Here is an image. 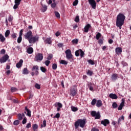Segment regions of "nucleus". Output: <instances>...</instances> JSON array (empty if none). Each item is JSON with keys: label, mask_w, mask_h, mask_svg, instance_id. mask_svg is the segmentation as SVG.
<instances>
[{"label": "nucleus", "mask_w": 131, "mask_h": 131, "mask_svg": "<svg viewBox=\"0 0 131 131\" xmlns=\"http://www.w3.org/2000/svg\"><path fill=\"white\" fill-rule=\"evenodd\" d=\"M125 20V16L122 13H119L117 16L116 21V26L119 27L121 29V26L124 24V20Z\"/></svg>", "instance_id": "obj_1"}, {"label": "nucleus", "mask_w": 131, "mask_h": 131, "mask_svg": "<svg viewBox=\"0 0 131 131\" xmlns=\"http://www.w3.org/2000/svg\"><path fill=\"white\" fill-rule=\"evenodd\" d=\"M86 123V119H78L74 123V125L75 126V128L77 129L78 127H81L83 128L84 127V125H85Z\"/></svg>", "instance_id": "obj_2"}, {"label": "nucleus", "mask_w": 131, "mask_h": 131, "mask_svg": "<svg viewBox=\"0 0 131 131\" xmlns=\"http://www.w3.org/2000/svg\"><path fill=\"white\" fill-rule=\"evenodd\" d=\"M77 88L75 86L70 87L69 95L71 97H75L77 95Z\"/></svg>", "instance_id": "obj_3"}, {"label": "nucleus", "mask_w": 131, "mask_h": 131, "mask_svg": "<svg viewBox=\"0 0 131 131\" xmlns=\"http://www.w3.org/2000/svg\"><path fill=\"white\" fill-rule=\"evenodd\" d=\"M34 70H35V72H32L31 73V75H32V76H34V75L35 74V75H36V76H37V75H38V74H39V73L38 72V70H39V69H38V66H34L33 67V68H32V71H34Z\"/></svg>", "instance_id": "obj_4"}, {"label": "nucleus", "mask_w": 131, "mask_h": 131, "mask_svg": "<svg viewBox=\"0 0 131 131\" xmlns=\"http://www.w3.org/2000/svg\"><path fill=\"white\" fill-rule=\"evenodd\" d=\"M39 37L38 36H32L29 40V43H35L36 41H38Z\"/></svg>", "instance_id": "obj_5"}, {"label": "nucleus", "mask_w": 131, "mask_h": 131, "mask_svg": "<svg viewBox=\"0 0 131 131\" xmlns=\"http://www.w3.org/2000/svg\"><path fill=\"white\" fill-rule=\"evenodd\" d=\"M65 53L66 55V58L68 60H70V59H72L73 55H72V53H71V50L70 49H68L65 51Z\"/></svg>", "instance_id": "obj_6"}, {"label": "nucleus", "mask_w": 131, "mask_h": 131, "mask_svg": "<svg viewBox=\"0 0 131 131\" xmlns=\"http://www.w3.org/2000/svg\"><path fill=\"white\" fill-rule=\"evenodd\" d=\"M9 58L10 56H9L8 54L2 56V58H0V63L1 64H3V63H6V62H7V60H9Z\"/></svg>", "instance_id": "obj_7"}, {"label": "nucleus", "mask_w": 131, "mask_h": 131, "mask_svg": "<svg viewBox=\"0 0 131 131\" xmlns=\"http://www.w3.org/2000/svg\"><path fill=\"white\" fill-rule=\"evenodd\" d=\"M32 36H33V35H32V31L31 30L29 31L24 35L25 39H27L28 40H29Z\"/></svg>", "instance_id": "obj_8"}, {"label": "nucleus", "mask_w": 131, "mask_h": 131, "mask_svg": "<svg viewBox=\"0 0 131 131\" xmlns=\"http://www.w3.org/2000/svg\"><path fill=\"white\" fill-rule=\"evenodd\" d=\"M43 55L41 53H38L35 55V61H42Z\"/></svg>", "instance_id": "obj_9"}, {"label": "nucleus", "mask_w": 131, "mask_h": 131, "mask_svg": "<svg viewBox=\"0 0 131 131\" xmlns=\"http://www.w3.org/2000/svg\"><path fill=\"white\" fill-rule=\"evenodd\" d=\"M22 0H15L14 1V4L15 5L13 6V9L14 10H17L18 9V7L20 6V4H21V2Z\"/></svg>", "instance_id": "obj_10"}, {"label": "nucleus", "mask_w": 131, "mask_h": 131, "mask_svg": "<svg viewBox=\"0 0 131 131\" xmlns=\"http://www.w3.org/2000/svg\"><path fill=\"white\" fill-rule=\"evenodd\" d=\"M88 2L92 7V9H96L97 8V3L95 0H88Z\"/></svg>", "instance_id": "obj_11"}, {"label": "nucleus", "mask_w": 131, "mask_h": 131, "mask_svg": "<svg viewBox=\"0 0 131 131\" xmlns=\"http://www.w3.org/2000/svg\"><path fill=\"white\" fill-rule=\"evenodd\" d=\"M124 103H125V100H124V99H122L121 103L120 104L119 106L118 107V110H122V108L124 107Z\"/></svg>", "instance_id": "obj_12"}, {"label": "nucleus", "mask_w": 131, "mask_h": 131, "mask_svg": "<svg viewBox=\"0 0 131 131\" xmlns=\"http://www.w3.org/2000/svg\"><path fill=\"white\" fill-rule=\"evenodd\" d=\"M101 124H103L104 126H107L108 124H110V121L108 119H104L101 121Z\"/></svg>", "instance_id": "obj_13"}, {"label": "nucleus", "mask_w": 131, "mask_h": 131, "mask_svg": "<svg viewBox=\"0 0 131 131\" xmlns=\"http://www.w3.org/2000/svg\"><path fill=\"white\" fill-rule=\"evenodd\" d=\"M111 79L113 81H115L118 79V74H113L111 76Z\"/></svg>", "instance_id": "obj_14"}, {"label": "nucleus", "mask_w": 131, "mask_h": 131, "mask_svg": "<svg viewBox=\"0 0 131 131\" xmlns=\"http://www.w3.org/2000/svg\"><path fill=\"white\" fill-rule=\"evenodd\" d=\"M25 110L27 112V113L26 112H25V114H26L27 116H29V117H31V111L29 110L27 108V106H25Z\"/></svg>", "instance_id": "obj_15"}, {"label": "nucleus", "mask_w": 131, "mask_h": 131, "mask_svg": "<svg viewBox=\"0 0 131 131\" xmlns=\"http://www.w3.org/2000/svg\"><path fill=\"white\" fill-rule=\"evenodd\" d=\"M115 52L117 55H120L122 53V48L121 47H117L115 49Z\"/></svg>", "instance_id": "obj_16"}, {"label": "nucleus", "mask_w": 131, "mask_h": 131, "mask_svg": "<svg viewBox=\"0 0 131 131\" xmlns=\"http://www.w3.org/2000/svg\"><path fill=\"white\" fill-rule=\"evenodd\" d=\"M109 97L111 99H118V97L115 94L111 93L109 95Z\"/></svg>", "instance_id": "obj_17"}, {"label": "nucleus", "mask_w": 131, "mask_h": 131, "mask_svg": "<svg viewBox=\"0 0 131 131\" xmlns=\"http://www.w3.org/2000/svg\"><path fill=\"white\" fill-rule=\"evenodd\" d=\"M91 28V25L87 24L84 28V32L88 33L89 32V29Z\"/></svg>", "instance_id": "obj_18"}, {"label": "nucleus", "mask_w": 131, "mask_h": 131, "mask_svg": "<svg viewBox=\"0 0 131 131\" xmlns=\"http://www.w3.org/2000/svg\"><path fill=\"white\" fill-rule=\"evenodd\" d=\"M22 64H23V59H20L19 61L16 63V67L17 68H20L21 67Z\"/></svg>", "instance_id": "obj_19"}, {"label": "nucleus", "mask_w": 131, "mask_h": 131, "mask_svg": "<svg viewBox=\"0 0 131 131\" xmlns=\"http://www.w3.org/2000/svg\"><path fill=\"white\" fill-rule=\"evenodd\" d=\"M102 100H98L96 101V106H97L98 108H100V107H102Z\"/></svg>", "instance_id": "obj_20"}, {"label": "nucleus", "mask_w": 131, "mask_h": 131, "mask_svg": "<svg viewBox=\"0 0 131 131\" xmlns=\"http://www.w3.org/2000/svg\"><path fill=\"white\" fill-rule=\"evenodd\" d=\"M32 128L33 131H37V128H38V125H37V124H33Z\"/></svg>", "instance_id": "obj_21"}, {"label": "nucleus", "mask_w": 131, "mask_h": 131, "mask_svg": "<svg viewBox=\"0 0 131 131\" xmlns=\"http://www.w3.org/2000/svg\"><path fill=\"white\" fill-rule=\"evenodd\" d=\"M45 42L46 43H48V45H51L52 43V38L51 37L47 38L45 40Z\"/></svg>", "instance_id": "obj_22"}, {"label": "nucleus", "mask_w": 131, "mask_h": 131, "mask_svg": "<svg viewBox=\"0 0 131 131\" xmlns=\"http://www.w3.org/2000/svg\"><path fill=\"white\" fill-rule=\"evenodd\" d=\"M27 53L28 54H32L33 53V48L32 47H29L27 50Z\"/></svg>", "instance_id": "obj_23"}, {"label": "nucleus", "mask_w": 131, "mask_h": 131, "mask_svg": "<svg viewBox=\"0 0 131 131\" xmlns=\"http://www.w3.org/2000/svg\"><path fill=\"white\" fill-rule=\"evenodd\" d=\"M55 107H58L59 108H62L63 107V104L60 102H56L54 104Z\"/></svg>", "instance_id": "obj_24"}, {"label": "nucleus", "mask_w": 131, "mask_h": 131, "mask_svg": "<svg viewBox=\"0 0 131 131\" xmlns=\"http://www.w3.org/2000/svg\"><path fill=\"white\" fill-rule=\"evenodd\" d=\"M42 6V9H41V11L42 12H43V13H45V12H46V11H47V10H48V6H47V5H43L42 4H41Z\"/></svg>", "instance_id": "obj_25"}, {"label": "nucleus", "mask_w": 131, "mask_h": 131, "mask_svg": "<svg viewBox=\"0 0 131 131\" xmlns=\"http://www.w3.org/2000/svg\"><path fill=\"white\" fill-rule=\"evenodd\" d=\"M101 118V114L100 112H97L96 116H95V119H100Z\"/></svg>", "instance_id": "obj_26"}, {"label": "nucleus", "mask_w": 131, "mask_h": 131, "mask_svg": "<svg viewBox=\"0 0 131 131\" xmlns=\"http://www.w3.org/2000/svg\"><path fill=\"white\" fill-rule=\"evenodd\" d=\"M6 40V38L2 34H0V41L4 42Z\"/></svg>", "instance_id": "obj_27"}, {"label": "nucleus", "mask_w": 131, "mask_h": 131, "mask_svg": "<svg viewBox=\"0 0 131 131\" xmlns=\"http://www.w3.org/2000/svg\"><path fill=\"white\" fill-rule=\"evenodd\" d=\"M11 37L13 40H16L17 38V33H13L11 34Z\"/></svg>", "instance_id": "obj_28"}, {"label": "nucleus", "mask_w": 131, "mask_h": 131, "mask_svg": "<svg viewBox=\"0 0 131 131\" xmlns=\"http://www.w3.org/2000/svg\"><path fill=\"white\" fill-rule=\"evenodd\" d=\"M121 120H124V116H122L121 117H120L119 118L118 121V124H120V122H121Z\"/></svg>", "instance_id": "obj_29"}, {"label": "nucleus", "mask_w": 131, "mask_h": 131, "mask_svg": "<svg viewBox=\"0 0 131 131\" xmlns=\"http://www.w3.org/2000/svg\"><path fill=\"white\" fill-rule=\"evenodd\" d=\"M102 37V34H101V33H98L96 35V38L97 40H99L100 39V37Z\"/></svg>", "instance_id": "obj_30"}, {"label": "nucleus", "mask_w": 131, "mask_h": 131, "mask_svg": "<svg viewBox=\"0 0 131 131\" xmlns=\"http://www.w3.org/2000/svg\"><path fill=\"white\" fill-rule=\"evenodd\" d=\"M97 99H96V98L93 99L92 100L91 102V105H92V106H95L96 105V103H97Z\"/></svg>", "instance_id": "obj_31"}, {"label": "nucleus", "mask_w": 131, "mask_h": 131, "mask_svg": "<svg viewBox=\"0 0 131 131\" xmlns=\"http://www.w3.org/2000/svg\"><path fill=\"white\" fill-rule=\"evenodd\" d=\"M29 73V72H28V70H27V68H24L23 71V74H28Z\"/></svg>", "instance_id": "obj_32"}, {"label": "nucleus", "mask_w": 131, "mask_h": 131, "mask_svg": "<svg viewBox=\"0 0 131 131\" xmlns=\"http://www.w3.org/2000/svg\"><path fill=\"white\" fill-rule=\"evenodd\" d=\"M80 54V49L76 50L75 52V55L76 57H78Z\"/></svg>", "instance_id": "obj_33"}, {"label": "nucleus", "mask_w": 131, "mask_h": 131, "mask_svg": "<svg viewBox=\"0 0 131 131\" xmlns=\"http://www.w3.org/2000/svg\"><path fill=\"white\" fill-rule=\"evenodd\" d=\"M10 33H11V31H10L9 30H7L5 33V37H8L9 35H10Z\"/></svg>", "instance_id": "obj_34"}, {"label": "nucleus", "mask_w": 131, "mask_h": 131, "mask_svg": "<svg viewBox=\"0 0 131 131\" xmlns=\"http://www.w3.org/2000/svg\"><path fill=\"white\" fill-rule=\"evenodd\" d=\"M60 64H62L63 65H67V64H68V62H67L66 60H60Z\"/></svg>", "instance_id": "obj_35"}, {"label": "nucleus", "mask_w": 131, "mask_h": 131, "mask_svg": "<svg viewBox=\"0 0 131 131\" xmlns=\"http://www.w3.org/2000/svg\"><path fill=\"white\" fill-rule=\"evenodd\" d=\"M47 126V120H44L43 121V124L41 125V128L42 127H46Z\"/></svg>", "instance_id": "obj_36"}, {"label": "nucleus", "mask_w": 131, "mask_h": 131, "mask_svg": "<svg viewBox=\"0 0 131 131\" xmlns=\"http://www.w3.org/2000/svg\"><path fill=\"white\" fill-rule=\"evenodd\" d=\"M71 108L72 111H73V112H76V111L78 110V108L75 106H71Z\"/></svg>", "instance_id": "obj_37"}, {"label": "nucleus", "mask_w": 131, "mask_h": 131, "mask_svg": "<svg viewBox=\"0 0 131 131\" xmlns=\"http://www.w3.org/2000/svg\"><path fill=\"white\" fill-rule=\"evenodd\" d=\"M80 56L81 58H83V56H84V52L81 49H80Z\"/></svg>", "instance_id": "obj_38"}, {"label": "nucleus", "mask_w": 131, "mask_h": 131, "mask_svg": "<svg viewBox=\"0 0 131 131\" xmlns=\"http://www.w3.org/2000/svg\"><path fill=\"white\" fill-rule=\"evenodd\" d=\"M40 69L41 71L42 72H43V73H46V72H47V70L46 69V68H45L43 67H41L40 68Z\"/></svg>", "instance_id": "obj_39"}, {"label": "nucleus", "mask_w": 131, "mask_h": 131, "mask_svg": "<svg viewBox=\"0 0 131 131\" xmlns=\"http://www.w3.org/2000/svg\"><path fill=\"white\" fill-rule=\"evenodd\" d=\"M112 107L114 109H116V108H117V107H118V105H117V103H116V102H114L112 104Z\"/></svg>", "instance_id": "obj_40"}, {"label": "nucleus", "mask_w": 131, "mask_h": 131, "mask_svg": "<svg viewBox=\"0 0 131 131\" xmlns=\"http://www.w3.org/2000/svg\"><path fill=\"white\" fill-rule=\"evenodd\" d=\"M72 43L77 45L78 43V39H74L72 41Z\"/></svg>", "instance_id": "obj_41"}, {"label": "nucleus", "mask_w": 131, "mask_h": 131, "mask_svg": "<svg viewBox=\"0 0 131 131\" xmlns=\"http://www.w3.org/2000/svg\"><path fill=\"white\" fill-rule=\"evenodd\" d=\"M93 73H94L92 71H91L89 70H88V72H87L88 75H90V76H92V75H93Z\"/></svg>", "instance_id": "obj_42"}, {"label": "nucleus", "mask_w": 131, "mask_h": 131, "mask_svg": "<svg viewBox=\"0 0 131 131\" xmlns=\"http://www.w3.org/2000/svg\"><path fill=\"white\" fill-rule=\"evenodd\" d=\"M91 115L93 116V117H95V116H96L97 115V112L93 111L91 112Z\"/></svg>", "instance_id": "obj_43"}, {"label": "nucleus", "mask_w": 131, "mask_h": 131, "mask_svg": "<svg viewBox=\"0 0 131 131\" xmlns=\"http://www.w3.org/2000/svg\"><path fill=\"white\" fill-rule=\"evenodd\" d=\"M12 101L14 104H19V103H20V101L18 99H13Z\"/></svg>", "instance_id": "obj_44"}, {"label": "nucleus", "mask_w": 131, "mask_h": 131, "mask_svg": "<svg viewBox=\"0 0 131 131\" xmlns=\"http://www.w3.org/2000/svg\"><path fill=\"white\" fill-rule=\"evenodd\" d=\"M88 63L89 64H90L91 65H95V62H94V61H93V60L92 59H89L88 61Z\"/></svg>", "instance_id": "obj_45"}, {"label": "nucleus", "mask_w": 131, "mask_h": 131, "mask_svg": "<svg viewBox=\"0 0 131 131\" xmlns=\"http://www.w3.org/2000/svg\"><path fill=\"white\" fill-rule=\"evenodd\" d=\"M19 123H20V121H19L18 120H15L13 122L14 125H18Z\"/></svg>", "instance_id": "obj_46"}, {"label": "nucleus", "mask_w": 131, "mask_h": 131, "mask_svg": "<svg viewBox=\"0 0 131 131\" xmlns=\"http://www.w3.org/2000/svg\"><path fill=\"white\" fill-rule=\"evenodd\" d=\"M17 116L18 120H22V119H23V117H22V115L21 114H18Z\"/></svg>", "instance_id": "obj_47"}, {"label": "nucleus", "mask_w": 131, "mask_h": 131, "mask_svg": "<svg viewBox=\"0 0 131 131\" xmlns=\"http://www.w3.org/2000/svg\"><path fill=\"white\" fill-rule=\"evenodd\" d=\"M11 92L12 93H14V92H17V88H14V87H11Z\"/></svg>", "instance_id": "obj_48"}, {"label": "nucleus", "mask_w": 131, "mask_h": 131, "mask_svg": "<svg viewBox=\"0 0 131 131\" xmlns=\"http://www.w3.org/2000/svg\"><path fill=\"white\" fill-rule=\"evenodd\" d=\"M57 67H58V66H57V64H56V63H54L52 65V69H53V70H56V69H57Z\"/></svg>", "instance_id": "obj_49"}, {"label": "nucleus", "mask_w": 131, "mask_h": 131, "mask_svg": "<svg viewBox=\"0 0 131 131\" xmlns=\"http://www.w3.org/2000/svg\"><path fill=\"white\" fill-rule=\"evenodd\" d=\"M74 21L75 22H76L77 23H78V22L79 21V16L77 15L75 18Z\"/></svg>", "instance_id": "obj_50"}, {"label": "nucleus", "mask_w": 131, "mask_h": 131, "mask_svg": "<svg viewBox=\"0 0 131 131\" xmlns=\"http://www.w3.org/2000/svg\"><path fill=\"white\" fill-rule=\"evenodd\" d=\"M55 16H56V18H60V13H59V12H58V11H55Z\"/></svg>", "instance_id": "obj_51"}, {"label": "nucleus", "mask_w": 131, "mask_h": 131, "mask_svg": "<svg viewBox=\"0 0 131 131\" xmlns=\"http://www.w3.org/2000/svg\"><path fill=\"white\" fill-rule=\"evenodd\" d=\"M8 21L9 22H12L13 21V16L12 15H9L8 17Z\"/></svg>", "instance_id": "obj_52"}, {"label": "nucleus", "mask_w": 131, "mask_h": 131, "mask_svg": "<svg viewBox=\"0 0 131 131\" xmlns=\"http://www.w3.org/2000/svg\"><path fill=\"white\" fill-rule=\"evenodd\" d=\"M26 122H27V119L26 118V117H25L22 121V123H23V124H25V123H26Z\"/></svg>", "instance_id": "obj_53"}, {"label": "nucleus", "mask_w": 131, "mask_h": 131, "mask_svg": "<svg viewBox=\"0 0 131 131\" xmlns=\"http://www.w3.org/2000/svg\"><path fill=\"white\" fill-rule=\"evenodd\" d=\"M35 88L37 89V90H40V85H39L38 83H36L35 85Z\"/></svg>", "instance_id": "obj_54"}, {"label": "nucleus", "mask_w": 131, "mask_h": 131, "mask_svg": "<svg viewBox=\"0 0 131 131\" xmlns=\"http://www.w3.org/2000/svg\"><path fill=\"white\" fill-rule=\"evenodd\" d=\"M21 41H22V37L19 36L17 38V42L20 43Z\"/></svg>", "instance_id": "obj_55"}, {"label": "nucleus", "mask_w": 131, "mask_h": 131, "mask_svg": "<svg viewBox=\"0 0 131 131\" xmlns=\"http://www.w3.org/2000/svg\"><path fill=\"white\" fill-rule=\"evenodd\" d=\"M77 5H78V0H75L73 3V6H76Z\"/></svg>", "instance_id": "obj_56"}, {"label": "nucleus", "mask_w": 131, "mask_h": 131, "mask_svg": "<svg viewBox=\"0 0 131 131\" xmlns=\"http://www.w3.org/2000/svg\"><path fill=\"white\" fill-rule=\"evenodd\" d=\"M24 30L21 29L19 31V36L22 37V35H23V32H24Z\"/></svg>", "instance_id": "obj_57"}, {"label": "nucleus", "mask_w": 131, "mask_h": 131, "mask_svg": "<svg viewBox=\"0 0 131 131\" xmlns=\"http://www.w3.org/2000/svg\"><path fill=\"white\" fill-rule=\"evenodd\" d=\"M45 63L46 66H49V65H50V63H51V61H50V60H46L45 61Z\"/></svg>", "instance_id": "obj_58"}, {"label": "nucleus", "mask_w": 131, "mask_h": 131, "mask_svg": "<svg viewBox=\"0 0 131 131\" xmlns=\"http://www.w3.org/2000/svg\"><path fill=\"white\" fill-rule=\"evenodd\" d=\"M52 58H53V55H52V54H50L48 56L47 59L48 60H52Z\"/></svg>", "instance_id": "obj_59"}, {"label": "nucleus", "mask_w": 131, "mask_h": 131, "mask_svg": "<svg viewBox=\"0 0 131 131\" xmlns=\"http://www.w3.org/2000/svg\"><path fill=\"white\" fill-rule=\"evenodd\" d=\"M30 127H31V122L28 123L26 125V128H30Z\"/></svg>", "instance_id": "obj_60"}, {"label": "nucleus", "mask_w": 131, "mask_h": 131, "mask_svg": "<svg viewBox=\"0 0 131 131\" xmlns=\"http://www.w3.org/2000/svg\"><path fill=\"white\" fill-rule=\"evenodd\" d=\"M60 117V113H58L56 114V115L54 117V118H59Z\"/></svg>", "instance_id": "obj_61"}, {"label": "nucleus", "mask_w": 131, "mask_h": 131, "mask_svg": "<svg viewBox=\"0 0 131 131\" xmlns=\"http://www.w3.org/2000/svg\"><path fill=\"white\" fill-rule=\"evenodd\" d=\"M98 43L99 45H103V39H100L98 41Z\"/></svg>", "instance_id": "obj_62"}, {"label": "nucleus", "mask_w": 131, "mask_h": 131, "mask_svg": "<svg viewBox=\"0 0 131 131\" xmlns=\"http://www.w3.org/2000/svg\"><path fill=\"white\" fill-rule=\"evenodd\" d=\"M1 54H2V55H5V54H6V50L2 49L1 51Z\"/></svg>", "instance_id": "obj_63"}, {"label": "nucleus", "mask_w": 131, "mask_h": 131, "mask_svg": "<svg viewBox=\"0 0 131 131\" xmlns=\"http://www.w3.org/2000/svg\"><path fill=\"white\" fill-rule=\"evenodd\" d=\"M91 131H99V129L97 128L96 127H93Z\"/></svg>", "instance_id": "obj_64"}]
</instances>
